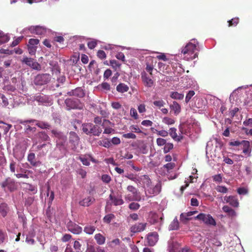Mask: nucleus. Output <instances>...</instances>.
Segmentation results:
<instances>
[{
    "label": "nucleus",
    "instance_id": "13d9d810",
    "mask_svg": "<svg viewBox=\"0 0 252 252\" xmlns=\"http://www.w3.org/2000/svg\"><path fill=\"white\" fill-rule=\"evenodd\" d=\"M37 47L36 46L28 45V50L31 55H34L36 53Z\"/></svg>",
    "mask_w": 252,
    "mask_h": 252
},
{
    "label": "nucleus",
    "instance_id": "79ce46f5",
    "mask_svg": "<svg viewBox=\"0 0 252 252\" xmlns=\"http://www.w3.org/2000/svg\"><path fill=\"white\" fill-rule=\"evenodd\" d=\"M173 149V144L168 143L164 145L163 148V153H167L170 152L172 149Z\"/></svg>",
    "mask_w": 252,
    "mask_h": 252
},
{
    "label": "nucleus",
    "instance_id": "9d476101",
    "mask_svg": "<svg viewBox=\"0 0 252 252\" xmlns=\"http://www.w3.org/2000/svg\"><path fill=\"white\" fill-rule=\"evenodd\" d=\"M147 223L146 222L136 223L130 227V232L133 233L142 232L146 229Z\"/></svg>",
    "mask_w": 252,
    "mask_h": 252
},
{
    "label": "nucleus",
    "instance_id": "a18cd8bd",
    "mask_svg": "<svg viewBox=\"0 0 252 252\" xmlns=\"http://www.w3.org/2000/svg\"><path fill=\"white\" fill-rule=\"evenodd\" d=\"M215 189L218 192L226 193L227 192V189L225 186H218L216 187Z\"/></svg>",
    "mask_w": 252,
    "mask_h": 252
},
{
    "label": "nucleus",
    "instance_id": "c85d7f7f",
    "mask_svg": "<svg viewBox=\"0 0 252 252\" xmlns=\"http://www.w3.org/2000/svg\"><path fill=\"white\" fill-rule=\"evenodd\" d=\"M115 218V216L112 213L108 214L107 215L104 216L103 221V222L106 223H110L113 220H114Z\"/></svg>",
    "mask_w": 252,
    "mask_h": 252
},
{
    "label": "nucleus",
    "instance_id": "7c9ffc66",
    "mask_svg": "<svg viewBox=\"0 0 252 252\" xmlns=\"http://www.w3.org/2000/svg\"><path fill=\"white\" fill-rule=\"evenodd\" d=\"M110 64L114 68L115 71H118V69L120 68L121 64L115 60H112L110 61Z\"/></svg>",
    "mask_w": 252,
    "mask_h": 252
},
{
    "label": "nucleus",
    "instance_id": "c756f323",
    "mask_svg": "<svg viewBox=\"0 0 252 252\" xmlns=\"http://www.w3.org/2000/svg\"><path fill=\"white\" fill-rule=\"evenodd\" d=\"M170 97L172 99L181 100L184 99V94L177 92H172L170 94Z\"/></svg>",
    "mask_w": 252,
    "mask_h": 252
},
{
    "label": "nucleus",
    "instance_id": "37998d69",
    "mask_svg": "<svg viewBox=\"0 0 252 252\" xmlns=\"http://www.w3.org/2000/svg\"><path fill=\"white\" fill-rule=\"evenodd\" d=\"M16 165V162L14 160L12 159L11 161H10L9 169L10 171H11L12 173H15Z\"/></svg>",
    "mask_w": 252,
    "mask_h": 252
},
{
    "label": "nucleus",
    "instance_id": "4c0bfd02",
    "mask_svg": "<svg viewBox=\"0 0 252 252\" xmlns=\"http://www.w3.org/2000/svg\"><path fill=\"white\" fill-rule=\"evenodd\" d=\"M162 123L164 124L170 126L175 124V120L169 117H164L162 119Z\"/></svg>",
    "mask_w": 252,
    "mask_h": 252
},
{
    "label": "nucleus",
    "instance_id": "b1692460",
    "mask_svg": "<svg viewBox=\"0 0 252 252\" xmlns=\"http://www.w3.org/2000/svg\"><path fill=\"white\" fill-rule=\"evenodd\" d=\"M170 108L171 111H174V114L176 116L178 115L181 112V105L176 101H173V103L170 105Z\"/></svg>",
    "mask_w": 252,
    "mask_h": 252
},
{
    "label": "nucleus",
    "instance_id": "5701e85b",
    "mask_svg": "<svg viewBox=\"0 0 252 252\" xmlns=\"http://www.w3.org/2000/svg\"><path fill=\"white\" fill-rule=\"evenodd\" d=\"M9 211V207L6 203L3 202L0 204V213L3 218H5L7 216Z\"/></svg>",
    "mask_w": 252,
    "mask_h": 252
},
{
    "label": "nucleus",
    "instance_id": "f3484780",
    "mask_svg": "<svg viewBox=\"0 0 252 252\" xmlns=\"http://www.w3.org/2000/svg\"><path fill=\"white\" fill-rule=\"evenodd\" d=\"M27 160L30 162L31 165L37 167L41 164L40 161H36V156L34 153H30L27 157Z\"/></svg>",
    "mask_w": 252,
    "mask_h": 252
},
{
    "label": "nucleus",
    "instance_id": "052dcab7",
    "mask_svg": "<svg viewBox=\"0 0 252 252\" xmlns=\"http://www.w3.org/2000/svg\"><path fill=\"white\" fill-rule=\"evenodd\" d=\"M39 43V40L37 38H30L29 41L30 46H36Z\"/></svg>",
    "mask_w": 252,
    "mask_h": 252
},
{
    "label": "nucleus",
    "instance_id": "49530a36",
    "mask_svg": "<svg viewBox=\"0 0 252 252\" xmlns=\"http://www.w3.org/2000/svg\"><path fill=\"white\" fill-rule=\"evenodd\" d=\"M101 181H102L104 183L109 184L110 181H111V178L109 175L108 174H103L101 176Z\"/></svg>",
    "mask_w": 252,
    "mask_h": 252
},
{
    "label": "nucleus",
    "instance_id": "69168bd1",
    "mask_svg": "<svg viewBox=\"0 0 252 252\" xmlns=\"http://www.w3.org/2000/svg\"><path fill=\"white\" fill-rule=\"evenodd\" d=\"M6 160L5 156L3 155L0 156V166L2 168L4 167L6 165Z\"/></svg>",
    "mask_w": 252,
    "mask_h": 252
},
{
    "label": "nucleus",
    "instance_id": "603ef678",
    "mask_svg": "<svg viewBox=\"0 0 252 252\" xmlns=\"http://www.w3.org/2000/svg\"><path fill=\"white\" fill-rule=\"evenodd\" d=\"M7 238V234L5 232L0 229V244L3 243Z\"/></svg>",
    "mask_w": 252,
    "mask_h": 252
},
{
    "label": "nucleus",
    "instance_id": "412c9836",
    "mask_svg": "<svg viewBox=\"0 0 252 252\" xmlns=\"http://www.w3.org/2000/svg\"><path fill=\"white\" fill-rule=\"evenodd\" d=\"M94 201V199L92 196H88L87 198H83L79 201V204L83 207H89L92 203Z\"/></svg>",
    "mask_w": 252,
    "mask_h": 252
},
{
    "label": "nucleus",
    "instance_id": "6ab92c4d",
    "mask_svg": "<svg viewBox=\"0 0 252 252\" xmlns=\"http://www.w3.org/2000/svg\"><path fill=\"white\" fill-rule=\"evenodd\" d=\"M170 136L175 141L180 142L183 139V136L182 135H178L177 134V129L175 127H171L169 129V132H168Z\"/></svg>",
    "mask_w": 252,
    "mask_h": 252
},
{
    "label": "nucleus",
    "instance_id": "09e8293b",
    "mask_svg": "<svg viewBox=\"0 0 252 252\" xmlns=\"http://www.w3.org/2000/svg\"><path fill=\"white\" fill-rule=\"evenodd\" d=\"M140 207V205L138 203L132 202L128 205V208L131 210H138Z\"/></svg>",
    "mask_w": 252,
    "mask_h": 252
},
{
    "label": "nucleus",
    "instance_id": "8fccbe9b",
    "mask_svg": "<svg viewBox=\"0 0 252 252\" xmlns=\"http://www.w3.org/2000/svg\"><path fill=\"white\" fill-rule=\"evenodd\" d=\"M195 94L194 91L193 90L189 91L186 97H185V102H189L192 96H194Z\"/></svg>",
    "mask_w": 252,
    "mask_h": 252
},
{
    "label": "nucleus",
    "instance_id": "f704fd0d",
    "mask_svg": "<svg viewBox=\"0 0 252 252\" xmlns=\"http://www.w3.org/2000/svg\"><path fill=\"white\" fill-rule=\"evenodd\" d=\"M95 230V227L93 225H86L84 228V232L89 235H92Z\"/></svg>",
    "mask_w": 252,
    "mask_h": 252
},
{
    "label": "nucleus",
    "instance_id": "2f4dec72",
    "mask_svg": "<svg viewBox=\"0 0 252 252\" xmlns=\"http://www.w3.org/2000/svg\"><path fill=\"white\" fill-rule=\"evenodd\" d=\"M179 228V222L177 218H175L169 225L170 230H176Z\"/></svg>",
    "mask_w": 252,
    "mask_h": 252
},
{
    "label": "nucleus",
    "instance_id": "864d4df0",
    "mask_svg": "<svg viewBox=\"0 0 252 252\" xmlns=\"http://www.w3.org/2000/svg\"><path fill=\"white\" fill-rule=\"evenodd\" d=\"M130 129L132 132L142 133V130L138 126L132 125L130 126Z\"/></svg>",
    "mask_w": 252,
    "mask_h": 252
},
{
    "label": "nucleus",
    "instance_id": "1a4fd4ad",
    "mask_svg": "<svg viewBox=\"0 0 252 252\" xmlns=\"http://www.w3.org/2000/svg\"><path fill=\"white\" fill-rule=\"evenodd\" d=\"M161 190V183L160 182L158 183L156 186L153 187L149 186V187H147L146 192H148L150 195H148L149 197H152V195H157L159 194Z\"/></svg>",
    "mask_w": 252,
    "mask_h": 252
},
{
    "label": "nucleus",
    "instance_id": "20e7f679",
    "mask_svg": "<svg viewBox=\"0 0 252 252\" xmlns=\"http://www.w3.org/2000/svg\"><path fill=\"white\" fill-rule=\"evenodd\" d=\"M65 104L67 109L82 110L84 107V104L78 98H67L65 100Z\"/></svg>",
    "mask_w": 252,
    "mask_h": 252
},
{
    "label": "nucleus",
    "instance_id": "aec40b11",
    "mask_svg": "<svg viewBox=\"0 0 252 252\" xmlns=\"http://www.w3.org/2000/svg\"><path fill=\"white\" fill-rule=\"evenodd\" d=\"M30 32L37 35H42L46 32L45 29L42 27H30L29 28Z\"/></svg>",
    "mask_w": 252,
    "mask_h": 252
},
{
    "label": "nucleus",
    "instance_id": "ea45409f",
    "mask_svg": "<svg viewBox=\"0 0 252 252\" xmlns=\"http://www.w3.org/2000/svg\"><path fill=\"white\" fill-rule=\"evenodd\" d=\"M228 22L229 27H235L239 22V19L237 17L233 18L231 20L227 21Z\"/></svg>",
    "mask_w": 252,
    "mask_h": 252
},
{
    "label": "nucleus",
    "instance_id": "393cba45",
    "mask_svg": "<svg viewBox=\"0 0 252 252\" xmlns=\"http://www.w3.org/2000/svg\"><path fill=\"white\" fill-rule=\"evenodd\" d=\"M242 145L243 146V152L245 155L250 156L251 153V149L250 147V142L249 141H242Z\"/></svg>",
    "mask_w": 252,
    "mask_h": 252
},
{
    "label": "nucleus",
    "instance_id": "6e6d98bb",
    "mask_svg": "<svg viewBox=\"0 0 252 252\" xmlns=\"http://www.w3.org/2000/svg\"><path fill=\"white\" fill-rule=\"evenodd\" d=\"M156 133L158 135L166 137L169 134V133L165 130H156Z\"/></svg>",
    "mask_w": 252,
    "mask_h": 252
},
{
    "label": "nucleus",
    "instance_id": "a211bd4d",
    "mask_svg": "<svg viewBox=\"0 0 252 252\" xmlns=\"http://www.w3.org/2000/svg\"><path fill=\"white\" fill-rule=\"evenodd\" d=\"M68 94L69 96H76L82 98L85 95V93L81 87H78L68 92Z\"/></svg>",
    "mask_w": 252,
    "mask_h": 252
},
{
    "label": "nucleus",
    "instance_id": "39448f33",
    "mask_svg": "<svg viewBox=\"0 0 252 252\" xmlns=\"http://www.w3.org/2000/svg\"><path fill=\"white\" fill-rule=\"evenodd\" d=\"M195 220H198L203 222L207 225L216 226V222L212 216L209 214H205V213H200L195 217Z\"/></svg>",
    "mask_w": 252,
    "mask_h": 252
},
{
    "label": "nucleus",
    "instance_id": "9b49d317",
    "mask_svg": "<svg viewBox=\"0 0 252 252\" xmlns=\"http://www.w3.org/2000/svg\"><path fill=\"white\" fill-rule=\"evenodd\" d=\"M114 124L108 120H103V123L101 124V126L104 128L103 133L110 134L112 132H114V129L112 128Z\"/></svg>",
    "mask_w": 252,
    "mask_h": 252
},
{
    "label": "nucleus",
    "instance_id": "6e6552de",
    "mask_svg": "<svg viewBox=\"0 0 252 252\" xmlns=\"http://www.w3.org/2000/svg\"><path fill=\"white\" fill-rule=\"evenodd\" d=\"M67 227L69 232L74 234H79L82 231L81 227L71 221L67 223Z\"/></svg>",
    "mask_w": 252,
    "mask_h": 252
},
{
    "label": "nucleus",
    "instance_id": "4d7b16f0",
    "mask_svg": "<svg viewBox=\"0 0 252 252\" xmlns=\"http://www.w3.org/2000/svg\"><path fill=\"white\" fill-rule=\"evenodd\" d=\"M146 70L147 72L149 73V74L151 77H153V70L154 69L153 65L149 64H146Z\"/></svg>",
    "mask_w": 252,
    "mask_h": 252
},
{
    "label": "nucleus",
    "instance_id": "f03ea898",
    "mask_svg": "<svg viewBox=\"0 0 252 252\" xmlns=\"http://www.w3.org/2000/svg\"><path fill=\"white\" fill-rule=\"evenodd\" d=\"M82 130L87 135L91 134L94 136H99L102 130L97 125H94L93 123H85L82 125Z\"/></svg>",
    "mask_w": 252,
    "mask_h": 252
},
{
    "label": "nucleus",
    "instance_id": "3c124183",
    "mask_svg": "<svg viewBox=\"0 0 252 252\" xmlns=\"http://www.w3.org/2000/svg\"><path fill=\"white\" fill-rule=\"evenodd\" d=\"M97 57L100 60H104L106 58V54L103 50H98L97 52Z\"/></svg>",
    "mask_w": 252,
    "mask_h": 252
},
{
    "label": "nucleus",
    "instance_id": "e2e57ef3",
    "mask_svg": "<svg viewBox=\"0 0 252 252\" xmlns=\"http://www.w3.org/2000/svg\"><path fill=\"white\" fill-rule=\"evenodd\" d=\"M111 107L115 109L118 110L122 107V105L118 101H114L111 103Z\"/></svg>",
    "mask_w": 252,
    "mask_h": 252
},
{
    "label": "nucleus",
    "instance_id": "dca6fc26",
    "mask_svg": "<svg viewBox=\"0 0 252 252\" xmlns=\"http://www.w3.org/2000/svg\"><path fill=\"white\" fill-rule=\"evenodd\" d=\"M224 200L226 203H229L233 207H238L239 206V202L238 199L236 196L230 195L229 196H225Z\"/></svg>",
    "mask_w": 252,
    "mask_h": 252
},
{
    "label": "nucleus",
    "instance_id": "680f3d73",
    "mask_svg": "<svg viewBox=\"0 0 252 252\" xmlns=\"http://www.w3.org/2000/svg\"><path fill=\"white\" fill-rule=\"evenodd\" d=\"M23 38V36H19V37L16 38L15 40H14L13 41H12L11 44L12 47H15L19 44L20 42L22 40Z\"/></svg>",
    "mask_w": 252,
    "mask_h": 252
},
{
    "label": "nucleus",
    "instance_id": "338daca9",
    "mask_svg": "<svg viewBox=\"0 0 252 252\" xmlns=\"http://www.w3.org/2000/svg\"><path fill=\"white\" fill-rule=\"evenodd\" d=\"M112 75L111 70L110 69H107L104 72L103 78L104 79H107L110 78Z\"/></svg>",
    "mask_w": 252,
    "mask_h": 252
},
{
    "label": "nucleus",
    "instance_id": "ddd939ff",
    "mask_svg": "<svg viewBox=\"0 0 252 252\" xmlns=\"http://www.w3.org/2000/svg\"><path fill=\"white\" fill-rule=\"evenodd\" d=\"M22 63H24L30 66L32 69H38L40 68V65L37 62L34 61V59L31 58L24 57L22 60Z\"/></svg>",
    "mask_w": 252,
    "mask_h": 252
},
{
    "label": "nucleus",
    "instance_id": "c03bdc74",
    "mask_svg": "<svg viewBox=\"0 0 252 252\" xmlns=\"http://www.w3.org/2000/svg\"><path fill=\"white\" fill-rule=\"evenodd\" d=\"M143 183L147 187H149L152 184V181L150 180L149 177L147 175H143Z\"/></svg>",
    "mask_w": 252,
    "mask_h": 252
},
{
    "label": "nucleus",
    "instance_id": "774afa93",
    "mask_svg": "<svg viewBox=\"0 0 252 252\" xmlns=\"http://www.w3.org/2000/svg\"><path fill=\"white\" fill-rule=\"evenodd\" d=\"M125 177L127 178L130 180L136 182L138 181L137 178L136 177L135 175L133 174H129L126 175H125Z\"/></svg>",
    "mask_w": 252,
    "mask_h": 252
},
{
    "label": "nucleus",
    "instance_id": "a19ab883",
    "mask_svg": "<svg viewBox=\"0 0 252 252\" xmlns=\"http://www.w3.org/2000/svg\"><path fill=\"white\" fill-rule=\"evenodd\" d=\"M74 248L76 252H82L84 250V248H82L81 244L77 241L74 242Z\"/></svg>",
    "mask_w": 252,
    "mask_h": 252
},
{
    "label": "nucleus",
    "instance_id": "423d86ee",
    "mask_svg": "<svg viewBox=\"0 0 252 252\" xmlns=\"http://www.w3.org/2000/svg\"><path fill=\"white\" fill-rule=\"evenodd\" d=\"M50 75L48 74H38L34 77V84L38 86H42L50 81Z\"/></svg>",
    "mask_w": 252,
    "mask_h": 252
},
{
    "label": "nucleus",
    "instance_id": "a878e982",
    "mask_svg": "<svg viewBox=\"0 0 252 252\" xmlns=\"http://www.w3.org/2000/svg\"><path fill=\"white\" fill-rule=\"evenodd\" d=\"M116 90L118 93H125L129 90V87L127 85L121 83L118 85Z\"/></svg>",
    "mask_w": 252,
    "mask_h": 252
},
{
    "label": "nucleus",
    "instance_id": "5fc2aeb1",
    "mask_svg": "<svg viewBox=\"0 0 252 252\" xmlns=\"http://www.w3.org/2000/svg\"><path fill=\"white\" fill-rule=\"evenodd\" d=\"M157 144L159 146H162L166 144V141L162 138H157L156 140Z\"/></svg>",
    "mask_w": 252,
    "mask_h": 252
},
{
    "label": "nucleus",
    "instance_id": "cd10ccee",
    "mask_svg": "<svg viewBox=\"0 0 252 252\" xmlns=\"http://www.w3.org/2000/svg\"><path fill=\"white\" fill-rule=\"evenodd\" d=\"M36 126L42 129H49L50 127V125L47 122H44L42 121H36Z\"/></svg>",
    "mask_w": 252,
    "mask_h": 252
},
{
    "label": "nucleus",
    "instance_id": "f8f14e48",
    "mask_svg": "<svg viewBox=\"0 0 252 252\" xmlns=\"http://www.w3.org/2000/svg\"><path fill=\"white\" fill-rule=\"evenodd\" d=\"M141 78L143 84L146 87L151 88L154 85V81L152 78L149 77V75L145 72L141 73Z\"/></svg>",
    "mask_w": 252,
    "mask_h": 252
},
{
    "label": "nucleus",
    "instance_id": "7ed1b4c3",
    "mask_svg": "<svg viewBox=\"0 0 252 252\" xmlns=\"http://www.w3.org/2000/svg\"><path fill=\"white\" fill-rule=\"evenodd\" d=\"M128 191L131 193V195L128 194L125 195V198L126 200L128 201H139L141 199V197L139 195L138 189L133 186H128L127 187Z\"/></svg>",
    "mask_w": 252,
    "mask_h": 252
},
{
    "label": "nucleus",
    "instance_id": "bb28decb",
    "mask_svg": "<svg viewBox=\"0 0 252 252\" xmlns=\"http://www.w3.org/2000/svg\"><path fill=\"white\" fill-rule=\"evenodd\" d=\"M51 133L52 137H54L59 139H62V140H64L65 139V136L63 133L57 129H52L51 130Z\"/></svg>",
    "mask_w": 252,
    "mask_h": 252
},
{
    "label": "nucleus",
    "instance_id": "e433bc0d",
    "mask_svg": "<svg viewBox=\"0 0 252 252\" xmlns=\"http://www.w3.org/2000/svg\"><path fill=\"white\" fill-rule=\"evenodd\" d=\"M9 40V37L8 35L5 34L1 31H0V43L3 44Z\"/></svg>",
    "mask_w": 252,
    "mask_h": 252
},
{
    "label": "nucleus",
    "instance_id": "bf43d9fd",
    "mask_svg": "<svg viewBox=\"0 0 252 252\" xmlns=\"http://www.w3.org/2000/svg\"><path fill=\"white\" fill-rule=\"evenodd\" d=\"M130 116L132 117H133L135 119H137L138 118V115L137 113V111L134 108L132 107L130 109Z\"/></svg>",
    "mask_w": 252,
    "mask_h": 252
},
{
    "label": "nucleus",
    "instance_id": "4468645a",
    "mask_svg": "<svg viewBox=\"0 0 252 252\" xmlns=\"http://www.w3.org/2000/svg\"><path fill=\"white\" fill-rule=\"evenodd\" d=\"M69 141L70 143L72 144L73 149H75L79 144V138L78 135L74 132H69Z\"/></svg>",
    "mask_w": 252,
    "mask_h": 252
},
{
    "label": "nucleus",
    "instance_id": "58836bf2",
    "mask_svg": "<svg viewBox=\"0 0 252 252\" xmlns=\"http://www.w3.org/2000/svg\"><path fill=\"white\" fill-rule=\"evenodd\" d=\"M98 144L103 147L109 148L111 146V142L110 140H108V139H104L103 140L99 141L98 142Z\"/></svg>",
    "mask_w": 252,
    "mask_h": 252
},
{
    "label": "nucleus",
    "instance_id": "2eb2a0df",
    "mask_svg": "<svg viewBox=\"0 0 252 252\" xmlns=\"http://www.w3.org/2000/svg\"><path fill=\"white\" fill-rule=\"evenodd\" d=\"M148 244L150 246H154L158 240V234L156 232H153L148 234L147 237Z\"/></svg>",
    "mask_w": 252,
    "mask_h": 252
},
{
    "label": "nucleus",
    "instance_id": "f257e3e1",
    "mask_svg": "<svg viewBox=\"0 0 252 252\" xmlns=\"http://www.w3.org/2000/svg\"><path fill=\"white\" fill-rule=\"evenodd\" d=\"M193 42H189L186 46L182 49L181 53L184 55L188 54L189 57L188 58V60H194L196 57H198V52H195V51H198L197 49V46L198 42L194 39L192 40Z\"/></svg>",
    "mask_w": 252,
    "mask_h": 252
},
{
    "label": "nucleus",
    "instance_id": "72a5a7b5",
    "mask_svg": "<svg viewBox=\"0 0 252 252\" xmlns=\"http://www.w3.org/2000/svg\"><path fill=\"white\" fill-rule=\"evenodd\" d=\"M158 216L155 213H150V222L152 224H155L158 222Z\"/></svg>",
    "mask_w": 252,
    "mask_h": 252
},
{
    "label": "nucleus",
    "instance_id": "de8ad7c7",
    "mask_svg": "<svg viewBox=\"0 0 252 252\" xmlns=\"http://www.w3.org/2000/svg\"><path fill=\"white\" fill-rule=\"evenodd\" d=\"M165 104L164 101L162 99L156 100L153 101V105L158 107L159 108L162 107Z\"/></svg>",
    "mask_w": 252,
    "mask_h": 252
},
{
    "label": "nucleus",
    "instance_id": "0eeeda50",
    "mask_svg": "<svg viewBox=\"0 0 252 252\" xmlns=\"http://www.w3.org/2000/svg\"><path fill=\"white\" fill-rule=\"evenodd\" d=\"M1 186L2 189H4L5 191H6V189H7L11 192L16 190L17 188L15 182L9 177H8L1 183Z\"/></svg>",
    "mask_w": 252,
    "mask_h": 252
},
{
    "label": "nucleus",
    "instance_id": "473e14b6",
    "mask_svg": "<svg viewBox=\"0 0 252 252\" xmlns=\"http://www.w3.org/2000/svg\"><path fill=\"white\" fill-rule=\"evenodd\" d=\"M94 239L96 241L97 244L99 245H102L105 242V237L100 234H95Z\"/></svg>",
    "mask_w": 252,
    "mask_h": 252
},
{
    "label": "nucleus",
    "instance_id": "0e129e2a",
    "mask_svg": "<svg viewBox=\"0 0 252 252\" xmlns=\"http://www.w3.org/2000/svg\"><path fill=\"white\" fill-rule=\"evenodd\" d=\"M237 191L240 195H245L248 193V189L245 188H240L237 189Z\"/></svg>",
    "mask_w": 252,
    "mask_h": 252
},
{
    "label": "nucleus",
    "instance_id": "4be33fe9",
    "mask_svg": "<svg viewBox=\"0 0 252 252\" xmlns=\"http://www.w3.org/2000/svg\"><path fill=\"white\" fill-rule=\"evenodd\" d=\"M109 199L111 201V204H113L114 206L121 205L124 203V201L122 198H117L111 194L109 195Z\"/></svg>",
    "mask_w": 252,
    "mask_h": 252
},
{
    "label": "nucleus",
    "instance_id": "c9c22d12",
    "mask_svg": "<svg viewBox=\"0 0 252 252\" xmlns=\"http://www.w3.org/2000/svg\"><path fill=\"white\" fill-rule=\"evenodd\" d=\"M37 137L39 138L41 141H46L49 139L48 135L44 132H38L37 134Z\"/></svg>",
    "mask_w": 252,
    "mask_h": 252
}]
</instances>
